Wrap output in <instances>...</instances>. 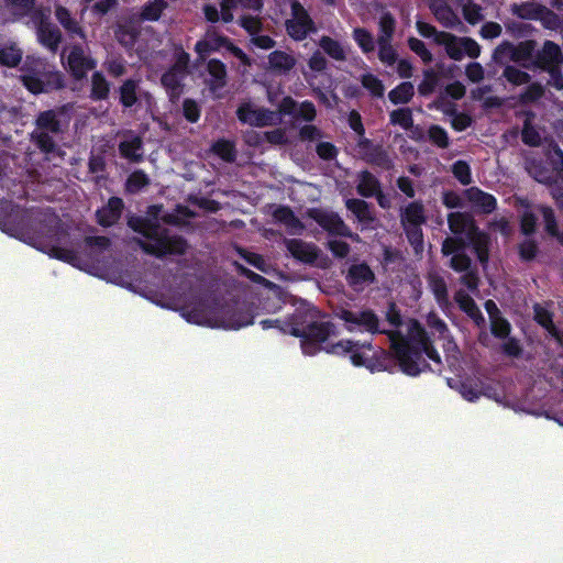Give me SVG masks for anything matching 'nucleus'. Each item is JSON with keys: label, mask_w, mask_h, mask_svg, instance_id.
Segmentation results:
<instances>
[{"label": "nucleus", "mask_w": 563, "mask_h": 563, "mask_svg": "<svg viewBox=\"0 0 563 563\" xmlns=\"http://www.w3.org/2000/svg\"><path fill=\"white\" fill-rule=\"evenodd\" d=\"M382 35L378 41H390L395 30V19L389 12L384 13L379 19Z\"/></svg>", "instance_id": "bf43d9fd"}, {"label": "nucleus", "mask_w": 563, "mask_h": 563, "mask_svg": "<svg viewBox=\"0 0 563 563\" xmlns=\"http://www.w3.org/2000/svg\"><path fill=\"white\" fill-rule=\"evenodd\" d=\"M463 15L470 24H476L484 20L482 7L471 0L463 4Z\"/></svg>", "instance_id": "5fc2aeb1"}, {"label": "nucleus", "mask_w": 563, "mask_h": 563, "mask_svg": "<svg viewBox=\"0 0 563 563\" xmlns=\"http://www.w3.org/2000/svg\"><path fill=\"white\" fill-rule=\"evenodd\" d=\"M305 316L297 313L292 316V324H287L289 329H282V333L290 334L300 339L302 352L307 355H314L329 344L328 339L336 335V327L331 321H310L303 320Z\"/></svg>", "instance_id": "0eeeda50"}, {"label": "nucleus", "mask_w": 563, "mask_h": 563, "mask_svg": "<svg viewBox=\"0 0 563 563\" xmlns=\"http://www.w3.org/2000/svg\"><path fill=\"white\" fill-rule=\"evenodd\" d=\"M206 35L210 43L209 47L213 52L224 47L236 58H239L244 65H250V58L247 55L241 48L235 46L227 36L218 34L214 30H209Z\"/></svg>", "instance_id": "5701e85b"}, {"label": "nucleus", "mask_w": 563, "mask_h": 563, "mask_svg": "<svg viewBox=\"0 0 563 563\" xmlns=\"http://www.w3.org/2000/svg\"><path fill=\"white\" fill-rule=\"evenodd\" d=\"M347 285L355 291H362L376 280V276L366 262L352 264L345 275Z\"/></svg>", "instance_id": "4468645a"}, {"label": "nucleus", "mask_w": 563, "mask_h": 563, "mask_svg": "<svg viewBox=\"0 0 563 563\" xmlns=\"http://www.w3.org/2000/svg\"><path fill=\"white\" fill-rule=\"evenodd\" d=\"M533 118V112H527L526 119L522 124L521 140L526 145L537 147L542 144L543 136L541 133V129H539L532 123Z\"/></svg>", "instance_id": "cd10ccee"}, {"label": "nucleus", "mask_w": 563, "mask_h": 563, "mask_svg": "<svg viewBox=\"0 0 563 563\" xmlns=\"http://www.w3.org/2000/svg\"><path fill=\"white\" fill-rule=\"evenodd\" d=\"M276 222L284 224L290 233H297L303 229L302 222L296 217L288 206H279L273 212Z\"/></svg>", "instance_id": "c756f323"}, {"label": "nucleus", "mask_w": 563, "mask_h": 563, "mask_svg": "<svg viewBox=\"0 0 563 563\" xmlns=\"http://www.w3.org/2000/svg\"><path fill=\"white\" fill-rule=\"evenodd\" d=\"M333 316L344 322V328L349 332L358 331L387 335L389 332L379 328V318L375 311L369 308L351 310L344 307H338L333 310Z\"/></svg>", "instance_id": "9b49d317"}, {"label": "nucleus", "mask_w": 563, "mask_h": 563, "mask_svg": "<svg viewBox=\"0 0 563 563\" xmlns=\"http://www.w3.org/2000/svg\"><path fill=\"white\" fill-rule=\"evenodd\" d=\"M353 37L365 53L374 51L372 34L365 29L357 27L353 31Z\"/></svg>", "instance_id": "052dcab7"}, {"label": "nucleus", "mask_w": 563, "mask_h": 563, "mask_svg": "<svg viewBox=\"0 0 563 563\" xmlns=\"http://www.w3.org/2000/svg\"><path fill=\"white\" fill-rule=\"evenodd\" d=\"M38 42L49 52L56 53L63 40L62 31L51 21L41 20L36 27Z\"/></svg>", "instance_id": "f3484780"}, {"label": "nucleus", "mask_w": 563, "mask_h": 563, "mask_svg": "<svg viewBox=\"0 0 563 563\" xmlns=\"http://www.w3.org/2000/svg\"><path fill=\"white\" fill-rule=\"evenodd\" d=\"M161 82H162L163 87L166 89L170 101L176 102L183 92V84H181L179 66L174 65L166 73H164L161 78Z\"/></svg>", "instance_id": "393cba45"}, {"label": "nucleus", "mask_w": 563, "mask_h": 563, "mask_svg": "<svg viewBox=\"0 0 563 563\" xmlns=\"http://www.w3.org/2000/svg\"><path fill=\"white\" fill-rule=\"evenodd\" d=\"M460 283L471 291L477 290L479 285L477 267L472 266L467 271L463 272V275L460 278Z\"/></svg>", "instance_id": "69168bd1"}, {"label": "nucleus", "mask_w": 563, "mask_h": 563, "mask_svg": "<svg viewBox=\"0 0 563 563\" xmlns=\"http://www.w3.org/2000/svg\"><path fill=\"white\" fill-rule=\"evenodd\" d=\"M537 42L534 40H527L519 42L517 45L512 44L514 63L523 68L532 69Z\"/></svg>", "instance_id": "b1692460"}, {"label": "nucleus", "mask_w": 563, "mask_h": 563, "mask_svg": "<svg viewBox=\"0 0 563 563\" xmlns=\"http://www.w3.org/2000/svg\"><path fill=\"white\" fill-rule=\"evenodd\" d=\"M128 225L142 234L153 243L145 242L142 239H135L139 247L146 254L163 258L167 255H184L189 245L185 238L180 235H170L169 231L162 228L158 222L144 217L134 216L128 221Z\"/></svg>", "instance_id": "20e7f679"}, {"label": "nucleus", "mask_w": 563, "mask_h": 563, "mask_svg": "<svg viewBox=\"0 0 563 563\" xmlns=\"http://www.w3.org/2000/svg\"><path fill=\"white\" fill-rule=\"evenodd\" d=\"M212 151L225 162H234L236 151L233 142L219 140L212 145Z\"/></svg>", "instance_id": "a18cd8bd"}, {"label": "nucleus", "mask_w": 563, "mask_h": 563, "mask_svg": "<svg viewBox=\"0 0 563 563\" xmlns=\"http://www.w3.org/2000/svg\"><path fill=\"white\" fill-rule=\"evenodd\" d=\"M508 82L520 86L531 81V76L516 66L507 65L501 75Z\"/></svg>", "instance_id": "79ce46f5"}, {"label": "nucleus", "mask_w": 563, "mask_h": 563, "mask_svg": "<svg viewBox=\"0 0 563 563\" xmlns=\"http://www.w3.org/2000/svg\"><path fill=\"white\" fill-rule=\"evenodd\" d=\"M429 286L434 296L435 301L440 305L449 303L448 286L444 278L440 275L429 276Z\"/></svg>", "instance_id": "4c0bfd02"}, {"label": "nucleus", "mask_w": 563, "mask_h": 563, "mask_svg": "<svg viewBox=\"0 0 563 563\" xmlns=\"http://www.w3.org/2000/svg\"><path fill=\"white\" fill-rule=\"evenodd\" d=\"M207 71L210 75V80L208 81L209 89L212 92H216L227 85V67L225 65L216 58H212L207 64Z\"/></svg>", "instance_id": "bb28decb"}, {"label": "nucleus", "mask_w": 563, "mask_h": 563, "mask_svg": "<svg viewBox=\"0 0 563 563\" xmlns=\"http://www.w3.org/2000/svg\"><path fill=\"white\" fill-rule=\"evenodd\" d=\"M429 140L439 147L446 148L449 146V136L446 131L437 124H433L428 130Z\"/></svg>", "instance_id": "13d9d810"}, {"label": "nucleus", "mask_w": 563, "mask_h": 563, "mask_svg": "<svg viewBox=\"0 0 563 563\" xmlns=\"http://www.w3.org/2000/svg\"><path fill=\"white\" fill-rule=\"evenodd\" d=\"M464 196L474 208H477L482 213H492L497 206L496 198L477 187H471L464 190Z\"/></svg>", "instance_id": "412c9836"}, {"label": "nucleus", "mask_w": 563, "mask_h": 563, "mask_svg": "<svg viewBox=\"0 0 563 563\" xmlns=\"http://www.w3.org/2000/svg\"><path fill=\"white\" fill-rule=\"evenodd\" d=\"M427 325L441 338H444L449 332L448 325L437 313L430 312L427 316Z\"/></svg>", "instance_id": "338daca9"}, {"label": "nucleus", "mask_w": 563, "mask_h": 563, "mask_svg": "<svg viewBox=\"0 0 563 563\" xmlns=\"http://www.w3.org/2000/svg\"><path fill=\"white\" fill-rule=\"evenodd\" d=\"M439 84V75L432 68L423 70V80L418 85V92L423 96H430L434 92Z\"/></svg>", "instance_id": "a19ab883"}, {"label": "nucleus", "mask_w": 563, "mask_h": 563, "mask_svg": "<svg viewBox=\"0 0 563 563\" xmlns=\"http://www.w3.org/2000/svg\"><path fill=\"white\" fill-rule=\"evenodd\" d=\"M545 93V87L540 82H532L528 85L526 90L521 93L520 100L523 103L534 102L542 98Z\"/></svg>", "instance_id": "3c124183"}, {"label": "nucleus", "mask_w": 563, "mask_h": 563, "mask_svg": "<svg viewBox=\"0 0 563 563\" xmlns=\"http://www.w3.org/2000/svg\"><path fill=\"white\" fill-rule=\"evenodd\" d=\"M286 30L290 37L296 41H302L307 37L308 33L313 32L316 27L303 23L299 24V22L288 20L286 21Z\"/></svg>", "instance_id": "de8ad7c7"}, {"label": "nucleus", "mask_w": 563, "mask_h": 563, "mask_svg": "<svg viewBox=\"0 0 563 563\" xmlns=\"http://www.w3.org/2000/svg\"><path fill=\"white\" fill-rule=\"evenodd\" d=\"M140 86L134 79H126L119 88L120 102L124 108H132L139 102Z\"/></svg>", "instance_id": "2f4dec72"}, {"label": "nucleus", "mask_w": 563, "mask_h": 563, "mask_svg": "<svg viewBox=\"0 0 563 563\" xmlns=\"http://www.w3.org/2000/svg\"><path fill=\"white\" fill-rule=\"evenodd\" d=\"M268 63L272 69L278 73H288L296 65V58L283 51H274L268 55Z\"/></svg>", "instance_id": "72a5a7b5"}, {"label": "nucleus", "mask_w": 563, "mask_h": 563, "mask_svg": "<svg viewBox=\"0 0 563 563\" xmlns=\"http://www.w3.org/2000/svg\"><path fill=\"white\" fill-rule=\"evenodd\" d=\"M415 95L412 82L405 81L389 91L388 98L394 104L408 103Z\"/></svg>", "instance_id": "58836bf2"}, {"label": "nucleus", "mask_w": 563, "mask_h": 563, "mask_svg": "<svg viewBox=\"0 0 563 563\" xmlns=\"http://www.w3.org/2000/svg\"><path fill=\"white\" fill-rule=\"evenodd\" d=\"M540 211L543 218L545 232L551 236L556 235L559 227L553 209L548 206H541Z\"/></svg>", "instance_id": "603ef678"}, {"label": "nucleus", "mask_w": 563, "mask_h": 563, "mask_svg": "<svg viewBox=\"0 0 563 563\" xmlns=\"http://www.w3.org/2000/svg\"><path fill=\"white\" fill-rule=\"evenodd\" d=\"M539 253L538 243L534 240L526 239L518 244V254L522 262L533 261Z\"/></svg>", "instance_id": "09e8293b"}, {"label": "nucleus", "mask_w": 563, "mask_h": 563, "mask_svg": "<svg viewBox=\"0 0 563 563\" xmlns=\"http://www.w3.org/2000/svg\"><path fill=\"white\" fill-rule=\"evenodd\" d=\"M542 7L543 4L541 3L534 1H527L519 4H512L511 12L512 14L517 15L520 19L538 20Z\"/></svg>", "instance_id": "e433bc0d"}, {"label": "nucleus", "mask_w": 563, "mask_h": 563, "mask_svg": "<svg viewBox=\"0 0 563 563\" xmlns=\"http://www.w3.org/2000/svg\"><path fill=\"white\" fill-rule=\"evenodd\" d=\"M408 46L422 59L423 63L429 64L432 62L433 56L421 40L410 37L408 40Z\"/></svg>", "instance_id": "680f3d73"}, {"label": "nucleus", "mask_w": 563, "mask_h": 563, "mask_svg": "<svg viewBox=\"0 0 563 563\" xmlns=\"http://www.w3.org/2000/svg\"><path fill=\"white\" fill-rule=\"evenodd\" d=\"M501 345V351L505 355L510 357H520L522 354V347L518 339L508 336Z\"/></svg>", "instance_id": "774afa93"}, {"label": "nucleus", "mask_w": 563, "mask_h": 563, "mask_svg": "<svg viewBox=\"0 0 563 563\" xmlns=\"http://www.w3.org/2000/svg\"><path fill=\"white\" fill-rule=\"evenodd\" d=\"M23 57V51L14 42L0 47V65L9 68L16 67Z\"/></svg>", "instance_id": "473e14b6"}, {"label": "nucleus", "mask_w": 563, "mask_h": 563, "mask_svg": "<svg viewBox=\"0 0 563 563\" xmlns=\"http://www.w3.org/2000/svg\"><path fill=\"white\" fill-rule=\"evenodd\" d=\"M122 141L119 144V152L131 162H139L143 156V141L141 136L135 135L132 131L122 133Z\"/></svg>", "instance_id": "a211bd4d"}, {"label": "nucleus", "mask_w": 563, "mask_h": 563, "mask_svg": "<svg viewBox=\"0 0 563 563\" xmlns=\"http://www.w3.org/2000/svg\"><path fill=\"white\" fill-rule=\"evenodd\" d=\"M54 14L58 23L63 26V29L66 31L67 35L70 38H74L76 36L80 37L81 40L86 38V33L82 26L71 15L70 11L67 8L58 4L55 7Z\"/></svg>", "instance_id": "4be33fe9"}, {"label": "nucleus", "mask_w": 563, "mask_h": 563, "mask_svg": "<svg viewBox=\"0 0 563 563\" xmlns=\"http://www.w3.org/2000/svg\"><path fill=\"white\" fill-rule=\"evenodd\" d=\"M20 79L32 93H48L65 87L64 76L43 59L26 60Z\"/></svg>", "instance_id": "6e6552de"}, {"label": "nucleus", "mask_w": 563, "mask_h": 563, "mask_svg": "<svg viewBox=\"0 0 563 563\" xmlns=\"http://www.w3.org/2000/svg\"><path fill=\"white\" fill-rule=\"evenodd\" d=\"M538 20L548 30L556 31L562 27L561 16L545 5L542 7Z\"/></svg>", "instance_id": "37998d69"}, {"label": "nucleus", "mask_w": 563, "mask_h": 563, "mask_svg": "<svg viewBox=\"0 0 563 563\" xmlns=\"http://www.w3.org/2000/svg\"><path fill=\"white\" fill-rule=\"evenodd\" d=\"M454 299L460 309L470 317L477 327L485 324V318L475 300L463 290L455 292Z\"/></svg>", "instance_id": "a878e982"}, {"label": "nucleus", "mask_w": 563, "mask_h": 563, "mask_svg": "<svg viewBox=\"0 0 563 563\" xmlns=\"http://www.w3.org/2000/svg\"><path fill=\"white\" fill-rule=\"evenodd\" d=\"M291 15L292 21L299 22V24H307L310 26H314V23L310 15L308 14L307 10L302 7V4L295 0L291 3Z\"/></svg>", "instance_id": "0e129e2a"}, {"label": "nucleus", "mask_w": 563, "mask_h": 563, "mask_svg": "<svg viewBox=\"0 0 563 563\" xmlns=\"http://www.w3.org/2000/svg\"><path fill=\"white\" fill-rule=\"evenodd\" d=\"M236 114L241 122L253 126H267L276 123L275 112L264 108H254L249 103L239 107Z\"/></svg>", "instance_id": "ddd939ff"}, {"label": "nucleus", "mask_w": 563, "mask_h": 563, "mask_svg": "<svg viewBox=\"0 0 563 563\" xmlns=\"http://www.w3.org/2000/svg\"><path fill=\"white\" fill-rule=\"evenodd\" d=\"M437 44L443 45L450 58L461 60L464 57L461 37L448 32L437 35Z\"/></svg>", "instance_id": "c85d7f7f"}, {"label": "nucleus", "mask_w": 563, "mask_h": 563, "mask_svg": "<svg viewBox=\"0 0 563 563\" xmlns=\"http://www.w3.org/2000/svg\"><path fill=\"white\" fill-rule=\"evenodd\" d=\"M428 8L437 19L446 29H453L460 24L459 16L454 13L446 0H428Z\"/></svg>", "instance_id": "6ab92c4d"}, {"label": "nucleus", "mask_w": 563, "mask_h": 563, "mask_svg": "<svg viewBox=\"0 0 563 563\" xmlns=\"http://www.w3.org/2000/svg\"><path fill=\"white\" fill-rule=\"evenodd\" d=\"M67 63L70 74L77 80L84 79L87 71L96 67L95 59L86 55L80 45H74L71 47Z\"/></svg>", "instance_id": "2eb2a0df"}, {"label": "nucleus", "mask_w": 563, "mask_h": 563, "mask_svg": "<svg viewBox=\"0 0 563 563\" xmlns=\"http://www.w3.org/2000/svg\"><path fill=\"white\" fill-rule=\"evenodd\" d=\"M319 46L324 51L325 54L335 60L346 59L345 51L341 43L330 36H322L319 41Z\"/></svg>", "instance_id": "ea45409f"}, {"label": "nucleus", "mask_w": 563, "mask_h": 563, "mask_svg": "<svg viewBox=\"0 0 563 563\" xmlns=\"http://www.w3.org/2000/svg\"><path fill=\"white\" fill-rule=\"evenodd\" d=\"M551 187L552 196L560 209L563 210V178H534Z\"/></svg>", "instance_id": "8fccbe9b"}, {"label": "nucleus", "mask_w": 563, "mask_h": 563, "mask_svg": "<svg viewBox=\"0 0 563 563\" xmlns=\"http://www.w3.org/2000/svg\"><path fill=\"white\" fill-rule=\"evenodd\" d=\"M110 93V84L102 73L96 71L91 76L90 98L95 101L108 99Z\"/></svg>", "instance_id": "f704fd0d"}, {"label": "nucleus", "mask_w": 563, "mask_h": 563, "mask_svg": "<svg viewBox=\"0 0 563 563\" xmlns=\"http://www.w3.org/2000/svg\"><path fill=\"white\" fill-rule=\"evenodd\" d=\"M490 332L495 338L504 340L510 335L511 324L503 314L495 317L490 319Z\"/></svg>", "instance_id": "49530a36"}, {"label": "nucleus", "mask_w": 563, "mask_h": 563, "mask_svg": "<svg viewBox=\"0 0 563 563\" xmlns=\"http://www.w3.org/2000/svg\"><path fill=\"white\" fill-rule=\"evenodd\" d=\"M449 229L452 233L441 245L444 256H450L449 266L456 273H463L473 265L472 258L465 253L471 249L479 264L485 268L489 262L490 236L479 229L474 217L467 212H451L448 216Z\"/></svg>", "instance_id": "f03ea898"}, {"label": "nucleus", "mask_w": 563, "mask_h": 563, "mask_svg": "<svg viewBox=\"0 0 563 563\" xmlns=\"http://www.w3.org/2000/svg\"><path fill=\"white\" fill-rule=\"evenodd\" d=\"M345 206L361 223L369 224L375 220L371 206L365 200L351 198L345 201Z\"/></svg>", "instance_id": "7c9ffc66"}, {"label": "nucleus", "mask_w": 563, "mask_h": 563, "mask_svg": "<svg viewBox=\"0 0 563 563\" xmlns=\"http://www.w3.org/2000/svg\"><path fill=\"white\" fill-rule=\"evenodd\" d=\"M285 245L294 258L305 264H314L320 255V250L316 244L307 243L300 239L286 240Z\"/></svg>", "instance_id": "dca6fc26"}, {"label": "nucleus", "mask_w": 563, "mask_h": 563, "mask_svg": "<svg viewBox=\"0 0 563 563\" xmlns=\"http://www.w3.org/2000/svg\"><path fill=\"white\" fill-rule=\"evenodd\" d=\"M388 338L402 373L408 376H418L421 372L430 369L429 363L423 358V350L431 340L420 322L412 321L408 335L391 330L388 332Z\"/></svg>", "instance_id": "7ed1b4c3"}, {"label": "nucleus", "mask_w": 563, "mask_h": 563, "mask_svg": "<svg viewBox=\"0 0 563 563\" xmlns=\"http://www.w3.org/2000/svg\"><path fill=\"white\" fill-rule=\"evenodd\" d=\"M0 229L9 235L46 253L52 258L76 265L74 250L62 247L69 236L52 208L23 209L11 199H0Z\"/></svg>", "instance_id": "f257e3e1"}, {"label": "nucleus", "mask_w": 563, "mask_h": 563, "mask_svg": "<svg viewBox=\"0 0 563 563\" xmlns=\"http://www.w3.org/2000/svg\"><path fill=\"white\" fill-rule=\"evenodd\" d=\"M309 217L330 235L343 236L353 241H360L358 234L353 233L352 230L341 219V217L333 211L314 208L309 210Z\"/></svg>", "instance_id": "f8f14e48"}, {"label": "nucleus", "mask_w": 563, "mask_h": 563, "mask_svg": "<svg viewBox=\"0 0 563 563\" xmlns=\"http://www.w3.org/2000/svg\"><path fill=\"white\" fill-rule=\"evenodd\" d=\"M324 351L339 356H350L351 363L356 367H365L372 373L389 371L394 364L393 357L383 349L375 350L372 342L340 340L328 344Z\"/></svg>", "instance_id": "39448f33"}, {"label": "nucleus", "mask_w": 563, "mask_h": 563, "mask_svg": "<svg viewBox=\"0 0 563 563\" xmlns=\"http://www.w3.org/2000/svg\"><path fill=\"white\" fill-rule=\"evenodd\" d=\"M390 122L393 124H399L404 129H409L412 126V112L409 108H401L394 110L390 113Z\"/></svg>", "instance_id": "6e6d98bb"}, {"label": "nucleus", "mask_w": 563, "mask_h": 563, "mask_svg": "<svg viewBox=\"0 0 563 563\" xmlns=\"http://www.w3.org/2000/svg\"><path fill=\"white\" fill-rule=\"evenodd\" d=\"M168 7L166 0H153L143 5L139 13V21H157L163 11Z\"/></svg>", "instance_id": "c9c22d12"}, {"label": "nucleus", "mask_w": 563, "mask_h": 563, "mask_svg": "<svg viewBox=\"0 0 563 563\" xmlns=\"http://www.w3.org/2000/svg\"><path fill=\"white\" fill-rule=\"evenodd\" d=\"M493 60L504 66V68L509 65V63L514 62L512 57V43L506 41L499 44L493 53Z\"/></svg>", "instance_id": "c03bdc74"}, {"label": "nucleus", "mask_w": 563, "mask_h": 563, "mask_svg": "<svg viewBox=\"0 0 563 563\" xmlns=\"http://www.w3.org/2000/svg\"><path fill=\"white\" fill-rule=\"evenodd\" d=\"M361 181L357 185V191L361 196L372 197L380 194V184L378 178H360Z\"/></svg>", "instance_id": "864d4df0"}, {"label": "nucleus", "mask_w": 563, "mask_h": 563, "mask_svg": "<svg viewBox=\"0 0 563 563\" xmlns=\"http://www.w3.org/2000/svg\"><path fill=\"white\" fill-rule=\"evenodd\" d=\"M426 222L424 207L420 201H412L401 210L400 224L416 255L423 252L422 225Z\"/></svg>", "instance_id": "9d476101"}, {"label": "nucleus", "mask_w": 563, "mask_h": 563, "mask_svg": "<svg viewBox=\"0 0 563 563\" xmlns=\"http://www.w3.org/2000/svg\"><path fill=\"white\" fill-rule=\"evenodd\" d=\"M123 207L121 198L111 197L104 207L97 210V222L104 228L115 224L121 218Z\"/></svg>", "instance_id": "aec40b11"}, {"label": "nucleus", "mask_w": 563, "mask_h": 563, "mask_svg": "<svg viewBox=\"0 0 563 563\" xmlns=\"http://www.w3.org/2000/svg\"><path fill=\"white\" fill-rule=\"evenodd\" d=\"M460 393L462 397L468 401H476L482 395H487L478 388L477 384H473L471 380H464L460 385Z\"/></svg>", "instance_id": "4d7b16f0"}, {"label": "nucleus", "mask_w": 563, "mask_h": 563, "mask_svg": "<svg viewBox=\"0 0 563 563\" xmlns=\"http://www.w3.org/2000/svg\"><path fill=\"white\" fill-rule=\"evenodd\" d=\"M362 85L369 90L375 97L384 96V85L382 80L372 74H366L362 77Z\"/></svg>", "instance_id": "e2e57ef3"}, {"label": "nucleus", "mask_w": 563, "mask_h": 563, "mask_svg": "<svg viewBox=\"0 0 563 563\" xmlns=\"http://www.w3.org/2000/svg\"><path fill=\"white\" fill-rule=\"evenodd\" d=\"M69 104L42 111L35 119V128L31 132L32 143L45 154H56L59 152L56 136L64 133L68 125L69 117L67 114Z\"/></svg>", "instance_id": "423d86ee"}, {"label": "nucleus", "mask_w": 563, "mask_h": 563, "mask_svg": "<svg viewBox=\"0 0 563 563\" xmlns=\"http://www.w3.org/2000/svg\"><path fill=\"white\" fill-rule=\"evenodd\" d=\"M563 52L559 44L547 40L542 47L534 53L532 69H539L547 73L549 78L545 86L552 87L558 91L563 90Z\"/></svg>", "instance_id": "1a4fd4ad"}]
</instances>
